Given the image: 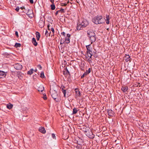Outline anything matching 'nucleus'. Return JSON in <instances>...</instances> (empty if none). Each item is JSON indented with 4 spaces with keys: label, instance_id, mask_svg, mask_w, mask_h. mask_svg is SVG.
Returning <instances> with one entry per match:
<instances>
[{
    "label": "nucleus",
    "instance_id": "f257e3e1",
    "mask_svg": "<svg viewBox=\"0 0 149 149\" xmlns=\"http://www.w3.org/2000/svg\"><path fill=\"white\" fill-rule=\"evenodd\" d=\"M92 21L96 24H100L104 23L105 21V19L101 15H97L94 17Z\"/></svg>",
    "mask_w": 149,
    "mask_h": 149
},
{
    "label": "nucleus",
    "instance_id": "f03ea898",
    "mask_svg": "<svg viewBox=\"0 0 149 149\" xmlns=\"http://www.w3.org/2000/svg\"><path fill=\"white\" fill-rule=\"evenodd\" d=\"M86 135L89 138L93 139L95 137L94 134H93L91 130L88 128L84 131Z\"/></svg>",
    "mask_w": 149,
    "mask_h": 149
},
{
    "label": "nucleus",
    "instance_id": "7ed1b4c3",
    "mask_svg": "<svg viewBox=\"0 0 149 149\" xmlns=\"http://www.w3.org/2000/svg\"><path fill=\"white\" fill-rule=\"evenodd\" d=\"M50 93L52 97L56 102H58V95L57 92L54 90H52L50 89Z\"/></svg>",
    "mask_w": 149,
    "mask_h": 149
},
{
    "label": "nucleus",
    "instance_id": "20e7f679",
    "mask_svg": "<svg viewBox=\"0 0 149 149\" xmlns=\"http://www.w3.org/2000/svg\"><path fill=\"white\" fill-rule=\"evenodd\" d=\"M89 24L88 22L86 19H84L82 21L81 23L80 24V25H81L82 28H85Z\"/></svg>",
    "mask_w": 149,
    "mask_h": 149
},
{
    "label": "nucleus",
    "instance_id": "39448f33",
    "mask_svg": "<svg viewBox=\"0 0 149 149\" xmlns=\"http://www.w3.org/2000/svg\"><path fill=\"white\" fill-rule=\"evenodd\" d=\"M86 47L87 50L86 53L88 54L89 53V54H91V55H93L92 48L91 46V45H86Z\"/></svg>",
    "mask_w": 149,
    "mask_h": 149
},
{
    "label": "nucleus",
    "instance_id": "423d86ee",
    "mask_svg": "<svg viewBox=\"0 0 149 149\" xmlns=\"http://www.w3.org/2000/svg\"><path fill=\"white\" fill-rule=\"evenodd\" d=\"M37 89L38 91L42 92L44 89V88L42 85L38 84L37 86Z\"/></svg>",
    "mask_w": 149,
    "mask_h": 149
},
{
    "label": "nucleus",
    "instance_id": "0eeeda50",
    "mask_svg": "<svg viewBox=\"0 0 149 149\" xmlns=\"http://www.w3.org/2000/svg\"><path fill=\"white\" fill-rule=\"evenodd\" d=\"M87 35L90 38L93 36H95V34L93 31H87Z\"/></svg>",
    "mask_w": 149,
    "mask_h": 149
},
{
    "label": "nucleus",
    "instance_id": "6e6552de",
    "mask_svg": "<svg viewBox=\"0 0 149 149\" xmlns=\"http://www.w3.org/2000/svg\"><path fill=\"white\" fill-rule=\"evenodd\" d=\"M107 112L108 115L110 116H115V113L111 109H108Z\"/></svg>",
    "mask_w": 149,
    "mask_h": 149
},
{
    "label": "nucleus",
    "instance_id": "1a4fd4ad",
    "mask_svg": "<svg viewBox=\"0 0 149 149\" xmlns=\"http://www.w3.org/2000/svg\"><path fill=\"white\" fill-rule=\"evenodd\" d=\"M14 67L15 69L17 70H20L22 68V65L18 63L15 64Z\"/></svg>",
    "mask_w": 149,
    "mask_h": 149
},
{
    "label": "nucleus",
    "instance_id": "9d476101",
    "mask_svg": "<svg viewBox=\"0 0 149 149\" xmlns=\"http://www.w3.org/2000/svg\"><path fill=\"white\" fill-rule=\"evenodd\" d=\"M70 34H67L66 37H65V41L66 43L68 44L70 42Z\"/></svg>",
    "mask_w": 149,
    "mask_h": 149
},
{
    "label": "nucleus",
    "instance_id": "9b49d317",
    "mask_svg": "<svg viewBox=\"0 0 149 149\" xmlns=\"http://www.w3.org/2000/svg\"><path fill=\"white\" fill-rule=\"evenodd\" d=\"M124 60L126 62L128 61L130 62L131 59L130 58V56L129 55H125L124 56Z\"/></svg>",
    "mask_w": 149,
    "mask_h": 149
},
{
    "label": "nucleus",
    "instance_id": "f8f14e48",
    "mask_svg": "<svg viewBox=\"0 0 149 149\" xmlns=\"http://www.w3.org/2000/svg\"><path fill=\"white\" fill-rule=\"evenodd\" d=\"M6 73L2 71H0V78H3L5 77L6 75Z\"/></svg>",
    "mask_w": 149,
    "mask_h": 149
},
{
    "label": "nucleus",
    "instance_id": "ddd939ff",
    "mask_svg": "<svg viewBox=\"0 0 149 149\" xmlns=\"http://www.w3.org/2000/svg\"><path fill=\"white\" fill-rule=\"evenodd\" d=\"M91 72V69L89 68L88 70H86V72L81 77V78H83L85 76H86L90 73Z\"/></svg>",
    "mask_w": 149,
    "mask_h": 149
},
{
    "label": "nucleus",
    "instance_id": "4468645a",
    "mask_svg": "<svg viewBox=\"0 0 149 149\" xmlns=\"http://www.w3.org/2000/svg\"><path fill=\"white\" fill-rule=\"evenodd\" d=\"M47 29L48 30H49V31L50 30V28H49V25H48V26H47ZM50 30H51V31H50V32H49V36H51L50 33H51V31H52V34L51 35V36H52L53 35L52 34H54V29L53 28V27H52L51 28Z\"/></svg>",
    "mask_w": 149,
    "mask_h": 149
},
{
    "label": "nucleus",
    "instance_id": "2eb2a0df",
    "mask_svg": "<svg viewBox=\"0 0 149 149\" xmlns=\"http://www.w3.org/2000/svg\"><path fill=\"white\" fill-rule=\"evenodd\" d=\"M75 92L76 95V96H81V94L78 88H75Z\"/></svg>",
    "mask_w": 149,
    "mask_h": 149
},
{
    "label": "nucleus",
    "instance_id": "dca6fc26",
    "mask_svg": "<svg viewBox=\"0 0 149 149\" xmlns=\"http://www.w3.org/2000/svg\"><path fill=\"white\" fill-rule=\"evenodd\" d=\"M17 76L20 79H21L23 78V74L20 72H18L17 73Z\"/></svg>",
    "mask_w": 149,
    "mask_h": 149
},
{
    "label": "nucleus",
    "instance_id": "f3484780",
    "mask_svg": "<svg viewBox=\"0 0 149 149\" xmlns=\"http://www.w3.org/2000/svg\"><path fill=\"white\" fill-rule=\"evenodd\" d=\"M39 131L43 134H45L46 133V130L45 128L43 127H40L39 129Z\"/></svg>",
    "mask_w": 149,
    "mask_h": 149
},
{
    "label": "nucleus",
    "instance_id": "a211bd4d",
    "mask_svg": "<svg viewBox=\"0 0 149 149\" xmlns=\"http://www.w3.org/2000/svg\"><path fill=\"white\" fill-rule=\"evenodd\" d=\"M96 38L95 36H93L91 37H90V39L91 41V44H92L93 42H95L96 40Z\"/></svg>",
    "mask_w": 149,
    "mask_h": 149
},
{
    "label": "nucleus",
    "instance_id": "6ab92c4d",
    "mask_svg": "<svg viewBox=\"0 0 149 149\" xmlns=\"http://www.w3.org/2000/svg\"><path fill=\"white\" fill-rule=\"evenodd\" d=\"M32 42L33 45L35 46H36L37 45L38 43L36 42V39L35 38H33L32 40Z\"/></svg>",
    "mask_w": 149,
    "mask_h": 149
},
{
    "label": "nucleus",
    "instance_id": "aec40b11",
    "mask_svg": "<svg viewBox=\"0 0 149 149\" xmlns=\"http://www.w3.org/2000/svg\"><path fill=\"white\" fill-rule=\"evenodd\" d=\"M36 39L37 40H39L40 37V33L39 32L37 31L36 32Z\"/></svg>",
    "mask_w": 149,
    "mask_h": 149
},
{
    "label": "nucleus",
    "instance_id": "412c9836",
    "mask_svg": "<svg viewBox=\"0 0 149 149\" xmlns=\"http://www.w3.org/2000/svg\"><path fill=\"white\" fill-rule=\"evenodd\" d=\"M28 9H29L28 8L26 9V8H25V9L23 10V12L26 13L27 15H28V16H29V17H30V13H28V12H27V11H28ZM22 12H23V11Z\"/></svg>",
    "mask_w": 149,
    "mask_h": 149
},
{
    "label": "nucleus",
    "instance_id": "4be33fe9",
    "mask_svg": "<svg viewBox=\"0 0 149 149\" xmlns=\"http://www.w3.org/2000/svg\"><path fill=\"white\" fill-rule=\"evenodd\" d=\"M44 22H43L42 21H40L39 23V26L40 28H42L44 26Z\"/></svg>",
    "mask_w": 149,
    "mask_h": 149
},
{
    "label": "nucleus",
    "instance_id": "5701e85b",
    "mask_svg": "<svg viewBox=\"0 0 149 149\" xmlns=\"http://www.w3.org/2000/svg\"><path fill=\"white\" fill-rule=\"evenodd\" d=\"M121 89L123 92L125 93L127 91L128 89V87L127 86L123 87Z\"/></svg>",
    "mask_w": 149,
    "mask_h": 149
},
{
    "label": "nucleus",
    "instance_id": "b1692460",
    "mask_svg": "<svg viewBox=\"0 0 149 149\" xmlns=\"http://www.w3.org/2000/svg\"><path fill=\"white\" fill-rule=\"evenodd\" d=\"M66 70L65 71H63V73L64 75L67 74H68L70 75V72H69L68 69L66 68Z\"/></svg>",
    "mask_w": 149,
    "mask_h": 149
},
{
    "label": "nucleus",
    "instance_id": "393cba45",
    "mask_svg": "<svg viewBox=\"0 0 149 149\" xmlns=\"http://www.w3.org/2000/svg\"><path fill=\"white\" fill-rule=\"evenodd\" d=\"M33 68L31 69L29 71L27 72V74L29 75H31L33 73Z\"/></svg>",
    "mask_w": 149,
    "mask_h": 149
},
{
    "label": "nucleus",
    "instance_id": "a878e982",
    "mask_svg": "<svg viewBox=\"0 0 149 149\" xmlns=\"http://www.w3.org/2000/svg\"><path fill=\"white\" fill-rule=\"evenodd\" d=\"M51 9L52 10H53L55 8V5L54 4V3H52V4L50 5Z\"/></svg>",
    "mask_w": 149,
    "mask_h": 149
},
{
    "label": "nucleus",
    "instance_id": "bb28decb",
    "mask_svg": "<svg viewBox=\"0 0 149 149\" xmlns=\"http://www.w3.org/2000/svg\"><path fill=\"white\" fill-rule=\"evenodd\" d=\"M13 107V105L11 104H8L7 105V107L9 109H11Z\"/></svg>",
    "mask_w": 149,
    "mask_h": 149
},
{
    "label": "nucleus",
    "instance_id": "cd10ccee",
    "mask_svg": "<svg viewBox=\"0 0 149 149\" xmlns=\"http://www.w3.org/2000/svg\"><path fill=\"white\" fill-rule=\"evenodd\" d=\"M78 111V110L76 108H74L73 109L72 114H75L77 113Z\"/></svg>",
    "mask_w": 149,
    "mask_h": 149
},
{
    "label": "nucleus",
    "instance_id": "c85d7f7f",
    "mask_svg": "<svg viewBox=\"0 0 149 149\" xmlns=\"http://www.w3.org/2000/svg\"><path fill=\"white\" fill-rule=\"evenodd\" d=\"M64 94V96L65 97H66V91L65 90H64L62 91H61Z\"/></svg>",
    "mask_w": 149,
    "mask_h": 149
},
{
    "label": "nucleus",
    "instance_id": "c756f323",
    "mask_svg": "<svg viewBox=\"0 0 149 149\" xmlns=\"http://www.w3.org/2000/svg\"><path fill=\"white\" fill-rule=\"evenodd\" d=\"M21 44L19 43H16L15 45V47L17 48L18 47H20L21 46Z\"/></svg>",
    "mask_w": 149,
    "mask_h": 149
},
{
    "label": "nucleus",
    "instance_id": "7c9ffc66",
    "mask_svg": "<svg viewBox=\"0 0 149 149\" xmlns=\"http://www.w3.org/2000/svg\"><path fill=\"white\" fill-rule=\"evenodd\" d=\"M43 97H42L43 98L44 100H47V96L46 94L45 93H43Z\"/></svg>",
    "mask_w": 149,
    "mask_h": 149
},
{
    "label": "nucleus",
    "instance_id": "2f4dec72",
    "mask_svg": "<svg viewBox=\"0 0 149 149\" xmlns=\"http://www.w3.org/2000/svg\"><path fill=\"white\" fill-rule=\"evenodd\" d=\"M82 27L81 25L79 24V25H78L77 27V29L78 30H79L81 29V28Z\"/></svg>",
    "mask_w": 149,
    "mask_h": 149
},
{
    "label": "nucleus",
    "instance_id": "473e14b6",
    "mask_svg": "<svg viewBox=\"0 0 149 149\" xmlns=\"http://www.w3.org/2000/svg\"><path fill=\"white\" fill-rule=\"evenodd\" d=\"M40 77L42 78H43L45 76L43 72H41V73L40 74Z\"/></svg>",
    "mask_w": 149,
    "mask_h": 149
},
{
    "label": "nucleus",
    "instance_id": "72a5a7b5",
    "mask_svg": "<svg viewBox=\"0 0 149 149\" xmlns=\"http://www.w3.org/2000/svg\"><path fill=\"white\" fill-rule=\"evenodd\" d=\"M28 10L27 12H28V13H30V15H32V14L33 13V12L32 10H29V9H28Z\"/></svg>",
    "mask_w": 149,
    "mask_h": 149
},
{
    "label": "nucleus",
    "instance_id": "f704fd0d",
    "mask_svg": "<svg viewBox=\"0 0 149 149\" xmlns=\"http://www.w3.org/2000/svg\"><path fill=\"white\" fill-rule=\"evenodd\" d=\"M106 20H109L110 19V17L109 15H106ZM106 20L105 19V21Z\"/></svg>",
    "mask_w": 149,
    "mask_h": 149
},
{
    "label": "nucleus",
    "instance_id": "c9c22d12",
    "mask_svg": "<svg viewBox=\"0 0 149 149\" xmlns=\"http://www.w3.org/2000/svg\"><path fill=\"white\" fill-rule=\"evenodd\" d=\"M65 88V87L63 85L61 86L60 87V88L61 89V91L65 90L64 89Z\"/></svg>",
    "mask_w": 149,
    "mask_h": 149
},
{
    "label": "nucleus",
    "instance_id": "e433bc0d",
    "mask_svg": "<svg viewBox=\"0 0 149 149\" xmlns=\"http://www.w3.org/2000/svg\"><path fill=\"white\" fill-rule=\"evenodd\" d=\"M59 12H60L62 13H64V10L62 8L61 10H59Z\"/></svg>",
    "mask_w": 149,
    "mask_h": 149
},
{
    "label": "nucleus",
    "instance_id": "4c0bfd02",
    "mask_svg": "<svg viewBox=\"0 0 149 149\" xmlns=\"http://www.w3.org/2000/svg\"><path fill=\"white\" fill-rule=\"evenodd\" d=\"M37 67L40 70L41 69L42 67L40 65H37Z\"/></svg>",
    "mask_w": 149,
    "mask_h": 149
},
{
    "label": "nucleus",
    "instance_id": "58836bf2",
    "mask_svg": "<svg viewBox=\"0 0 149 149\" xmlns=\"http://www.w3.org/2000/svg\"><path fill=\"white\" fill-rule=\"evenodd\" d=\"M19 7L17 6V8H16L15 9V10L17 11V12H18L19 11Z\"/></svg>",
    "mask_w": 149,
    "mask_h": 149
},
{
    "label": "nucleus",
    "instance_id": "ea45409f",
    "mask_svg": "<svg viewBox=\"0 0 149 149\" xmlns=\"http://www.w3.org/2000/svg\"><path fill=\"white\" fill-rule=\"evenodd\" d=\"M52 136L53 139H54L55 137V136L54 134H52Z\"/></svg>",
    "mask_w": 149,
    "mask_h": 149
},
{
    "label": "nucleus",
    "instance_id": "a19ab883",
    "mask_svg": "<svg viewBox=\"0 0 149 149\" xmlns=\"http://www.w3.org/2000/svg\"><path fill=\"white\" fill-rule=\"evenodd\" d=\"M15 35L17 37L18 36V33L17 31H16L15 32Z\"/></svg>",
    "mask_w": 149,
    "mask_h": 149
},
{
    "label": "nucleus",
    "instance_id": "79ce46f5",
    "mask_svg": "<svg viewBox=\"0 0 149 149\" xmlns=\"http://www.w3.org/2000/svg\"><path fill=\"white\" fill-rule=\"evenodd\" d=\"M106 20V23L107 24H108L109 23V20Z\"/></svg>",
    "mask_w": 149,
    "mask_h": 149
},
{
    "label": "nucleus",
    "instance_id": "37998d69",
    "mask_svg": "<svg viewBox=\"0 0 149 149\" xmlns=\"http://www.w3.org/2000/svg\"><path fill=\"white\" fill-rule=\"evenodd\" d=\"M20 9L22 10H23L24 9H25V8L24 6H22L20 7Z\"/></svg>",
    "mask_w": 149,
    "mask_h": 149
},
{
    "label": "nucleus",
    "instance_id": "c03bdc74",
    "mask_svg": "<svg viewBox=\"0 0 149 149\" xmlns=\"http://www.w3.org/2000/svg\"><path fill=\"white\" fill-rule=\"evenodd\" d=\"M59 12V10L56 11L55 13V15H57L58 14V13Z\"/></svg>",
    "mask_w": 149,
    "mask_h": 149
},
{
    "label": "nucleus",
    "instance_id": "a18cd8bd",
    "mask_svg": "<svg viewBox=\"0 0 149 149\" xmlns=\"http://www.w3.org/2000/svg\"><path fill=\"white\" fill-rule=\"evenodd\" d=\"M29 1H30V2L31 3H33V0H29Z\"/></svg>",
    "mask_w": 149,
    "mask_h": 149
},
{
    "label": "nucleus",
    "instance_id": "49530a36",
    "mask_svg": "<svg viewBox=\"0 0 149 149\" xmlns=\"http://www.w3.org/2000/svg\"><path fill=\"white\" fill-rule=\"evenodd\" d=\"M61 34L64 36H65V33L64 32H62Z\"/></svg>",
    "mask_w": 149,
    "mask_h": 149
},
{
    "label": "nucleus",
    "instance_id": "de8ad7c7",
    "mask_svg": "<svg viewBox=\"0 0 149 149\" xmlns=\"http://www.w3.org/2000/svg\"><path fill=\"white\" fill-rule=\"evenodd\" d=\"M49 1L52 3H53L54 2V0H49Z\"/></svg>",
    "mask_w": 149,
    "mask_h": 149
},
{
    "label": "nucleus",
    "instance_id": "09e8293b",
    "mask_svg": "<svg viewBox=\"0 0 149 149\" xmlns=\"http://www.w3.org/2000/svg\"><path fill=\"white\" fill-rule=\"evenodd\" d=\"M93 56L95 58H96L97 57V56L96 54H94Z\"/></svg>",
    "mask_w": 149,
    "mask_h": 149
},
{
    "label": "nucleus",
    "instance_id": "8fccbe9b",
    "mask_svg": "<svg viewBox=\"0 0 149 149\" xmlns=\"http://www.w3.org/2000/svg\"><path fill=\"white\" fill-rule=\"evenodd\" d=\"M63 6H66L67 5V4L66 3H63Z\"/></svg>",
    "mask_w": 149,
    "mask_h": 149
},
{
    "label": "nucleus",
    "instance_id": "3c124183",
    "mask_svg": "<svg viewBox=\"0 0 149 149\" xmlns=\"http://www.w3.org/2000/svg\"><path fill=\"white\" fill-rule=\"evenodd\" d=\"M139 83L137 84V85L135 84V85L136 86H139Z\"/></svg>",
    "mask_w": 149,
    "mask_h": 149
},
{
    "label": "nucleus",
    "instance_id": "603ef678",
    "mask_svg": "<svg viewBox=\"0 0 149 149\" xmlns=\"http://www.w3.org/2000/svg\"><path fill=\"white\" fill-rule=\"evenodd\" d=\"M46 31H45V35H47V29H46Z\"/></svg>",
    "mask_w": 149,
    "mask_h": 149
},
{
    "label": "nucleus",
    "instance_id": "864d4df0",
    "mask_svg": "<svg viewBox=\"0 0 149 149\" xmlns=\"http://www.w3.org/2000/svg\"><path fill=\"white\" fill-rule=\"evenodd\" d=\"M46 31H45V35H47V29H46Z\"/></svg>",
    "mask_w": 149,
    "mask_h": 149
},
{
    "label": "nucleus",
    "instance_id": "5fc2aeb1",
    "mask_svg": "<svg viewBox=\"0 0 149 149\" xmlns=\"http://www.w3.org/2000/svg\"><path fill=\"white\" fill-rule=\"evenodd\" d=\"M37 70L36 69H35V70L34 71H35V72H37Z\"/></svg>",
    "mask_w": 149,
    "mask_h": 149
},
{
    "label": "nucleus",
    "instance_id": "6e6d98bb",
    "mask_svg": "<svg viewBox=\"0 0 149 149\" xmlns=\"http://www.w3.org/2000/svg\"><path fill=\"white\" fill-rule=\"evenodd\" d=\"M90 54V58H91L92 55H91V54Z\"/></svg>",
    "mask_w": 149,
    "mask_h": 149
},
{
    "label": "nucleus",
    "instance_id": "4d7b16f0",
    "mask_svg": "<svg viewBox=\"0 0 149 149\" xmlns=\"http://www.w3.org/2000/svg\"><path fill=\"white\" fill-rule=\"evenodd\" d=\"M6 54H4V56H5V55Z\"/></svg>",
    "mask_w": 149,
    "mask_h": 149
},
{
    "label": "nucleus",
    "instance_id": "13d9d810",
    "mask_svg": "<svg viewBox=\"0 0 149 149\" xmlns=\"http://www.w3.org/2000/svg\"><path fill=\"white\" fill-rule=\"evenodd\" d=\"M69 1L68 0V3H69Z\"/></svg>",
    "mask_w": 149,
    "mask_h": 149
},
{
    "label": "nucleus",
    "instance_id": "bf43d9fd",
    "mask_svg": "<svg viewBox=\"0 0 149 149\" xmlns=\"http://www.w3.org/2000/svg\"><path fill=\"white\" fill-rule=\"evenodd\" d=\"M107 29V30H108L109 29H108H108Z\"/></svg>",
    "mask_w": 149,
    "mask_h": 149
},
{
    "label": "nucleus",
    "instance_id": "052dcab7",
    "mask_svg": "<svg viewBox=\"0 0 149 149\" xmlns=\"http://www.w3.org/2000/svg\"><path fill=\"white\" fill-rule=\"evenodd\" d=\"M47 33H48V31H47Z\"/></svg>",
    "mask_w": 149,
    "mask_h": 149
},
{
    "label": "nucleus",
    "instance_id": "680f3d73",
    "mask_svg": "<svg viewBox=\"0 0 149 149\" xmlns=\"http://www.w3.org/2000/svg\"><path fill=\"white\" fill-rule=\"evenodd\" d=\"M94 52V53H95V52Z\"/></svg>",
    "mask_w": 149,
    "mask_h": 149
}]
</instances>
